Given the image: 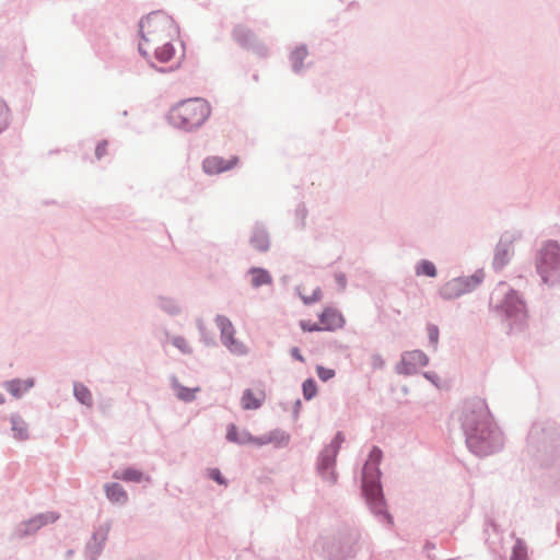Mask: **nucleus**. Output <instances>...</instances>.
<instances>
[{"mask_svg": "<svg viewBox=\"0 0 560 560\" xmlns=\"http://www.w3.org/2000/svg\"><path fill=\"white\" fill-rule=\"evenodd\" d=\"M141 42L139 50L142 55L153 54L168 69L178 68L185 57V46L179 36L175 21L163 12H153L140 23Z\"/></svg>", "mask_w": 560, "mask_h": 560, "instance_id": "1", "label": "nucleus"}, {"mask_svg": "<svg viewBox=\"0 0 560 560\" xmlns=\"http://www.w3.org/2000/svg\"><path fill=\"white\" fill-rule=\"evenodd\" d=\"M459 420L471 451L480 456L489 454L493 448V431L486 401L480 398L465 400Z\"/></svg>", "mask_w": 560, "mask_h": 560, "instance_id": "2", "label": "nucleus"}, {"mask_svg": "<svg viewBox=\"0 0 560 560\" xmlns=\"http://www.w3.org/2000/svg\"><path fill=\"white\" fill-rule=\"evenodd\" d=\"M211 107L203 98H189L176 104L168 114L171 124L177 128L191 130L200 127L210 116Z\"/></svg>", "mask_w": 560, "mask_h": 560, "instance_id": "3", "label": "nucleus"}, {"mask_svg": "<svg viewBox=\"0 0 560 560\" xmlns=\"http://www.w3.org/2000/svg\"><path fill=\"white\" fill-rule=\"evenodd\" d=\"M537 270L544 282L555 283L560 280V247L556 242H547L540 249Z\"/></svg>", "mask_w": 560, "mask_h": 560, "instance_id": "4", "label": "nucleus"}, {"mask_svg": "<svg viewBox=\"0 0 560 560\" xmlns=\"http://www.w3.org/2000/svg\"><path fill=\"white\" fill-rule=\"evenodd\" d=\"M378 465L366 462L363 467L362 488L366 500L375 513L384 512L383 494L380 485Z\"/></svg>", "mask_w": 560, "mask_h": 560, "instance_id": "5", "label": "nucleus"}, {"mask_svg": "<svg viewBox=\"0 0 560 560\" xmlns=\"http://www.w3.org/2000/svg\"><path fill=\"white\" fill-rule=\"evenodd\" d=\"M343 315L334 307H326L318 316V322L301 320L300 326L303 331H332L345 326Z\"/></svg>", "mask_w": 560, "mask_h": 560, "instance_id": "6", "label": "nucleus"}, {"mask_svg": "<svg viewBox=\"0 0 560 560\" xmlns=\"http://www.w3.org/2000/svg\"><path fill=\"white\" fill-rule=\"evenodd\" d=\"M482 271H477L469 277H458L444 283L441 288V295L446 300L457 299L463 294L475 290L483 280Z\"/></svg>", "mask_w": 560, "mask_h": 560, "instance_id": "7", "label": "nucleus"}, {"mask_svg": "<svg viewBox=\"0 0 560 560\" xmlns=\"http://www.w3.org/2000/svg\"><path fill=\"white\" fill-rule=\"evenodd\" d=\"M428 364V357L420 350L405 352L397 370L401 374L410 375Z\"/></svg>", "mask_w": 560, "mask_h": 560, "instance_id": "8", "label": "nucleus"}, {"mask_svg": "<svg viewBox=\"0 0 560 560\" xmlns=\"http://www.w3.org/2000/svg\"><path fill=\"white\" fill-rule=\"evenodd\" d=\"M215 323L221 331L222 342L234 353H244L245 349L242 343L234 339V327L231 320L222 315L217 316Z\"/></svg>", "mask_w": 560, "mask_h": 560, "instance_id": "9", "label": "nucleus"}, {"mask_svg": "<svg viewBox=\"0 0 560 560\" xmlns=\"http://www.w3.org/2000/svg\"><path fill=\"white\" fill-rule=\"evenodd\" d=\"M506 316L515 323H524L526 319V311L523 301L518 298L517 293L510 291L502 305Z\"/></svg>", "mask_w": 560, "mask_h": 560, "instance_id": "10", "label": "nucleus"}, {"mask_svg": "<svg viewBox=\"0 0 560 560\" xmlns=\"http://www.w3.org/2000/svg\"><path fill=\"white\" fill-rule=\"evenodd\" d=\"M238 162L236 156L224 160L220 156H209L202 162V170L209 175L220 174L234 167Z\"/></svg>", "mask_w": 560, "mask_h": 560, "instance_id": "11", "label": "nucleus"}, {"mask_svg": "<svg viewBox=\"0 0 560 560\" xmlns=\"http://www.w3.org/2000/svg\"><path fill=\"white\" fill-rule=\"evenodd\" d=\"M265 399L266 392L262 386L255 389L248 388L245 389L242 395L241 405L245 410H256L262 406Z\"/></svg>", "mask_w": 560, "mask_h": 560, "instance_id": "12", "label": "nucleus"}, {"mask_svg": "<svg viewBox=\"0 0 560 560\" xmlns=\"http://www.w3.org/2000/svg\"><path fill=\"white\" fill-rule=\"evenodd\" d=\"M58 516L55 513H48L43 515H37L27 522H25L22 527L20 528V535H31L36 533L42 526L54 523Z\"/></svg>", "mask_w": 560, "mask_h": 560, "instance_id": "13", "label": "nucleus"}, {"mask_svg": "<svg viewBox=\"0 0 560 560\" xmlns=\"http://www.w3.org/2000/svg\"><path fill=\"white\" fill-rule=\"evenodd\" d=\"M226 439L230 442L237 443V444H258L261 445L265 443L261 439L254 438L249 432L247 431H240L234 424H230L226 432Z\"/></svg>", "mask_w": 560, "mask_h": 560, "instance_id": "14", "label": "nucleus"}, {"mask_svg": "<svg viewBox=\"0 0 560 560\" xmlns=\"http://www.w3.org/2000/svg\"><path fill=\"white\" fill-rule=\"evenodd\" d=\"M513 255L511 241H500L497 246L493 265L495 268H503Z\"/></svg>", "mask_w": 560, "mask_h": 560, "instance_id": "15", "label": "nucleus"}, {"mask_svg": "<svg viewBox=\"0 0 560 560\" xmlns=\"http://www.w3.org/2000/svg\"><path fill=\"white\" fill-rule=\"evenodd\" d=\"M107 498L114 502L124 504L128 500V494L119 483H109L105 486Z\"/></svg>", "mask_w": 560, "mask_h": 560, "instance_id": "16", "label": "nucleus"}, {"mask_svg": "<svg viewBox=\"0 0 560 560\" xmlns=\"http://www.w3.org/2000/svg\"><path fill=\"white\" fill-rule=\"evenodd\" d=\"M34 385L33 380H13L9 381L4 384V387L8 392H10L13 396L20 397L23 393L30 389Z\"/></svg>", "mask_w": 560, "mask_h": 560, "instance_id": "17", "label": "nucleus"}, {"mask_svg": "<svg viewBox=\"0 0 560 560\" xmlns=\"http://www.w3.org/2000/svg\"><path fill=\"white\" fill-rule=\"evenodd\" d=\"M114 478L121 479L125 481H135V482H140L142 480H145V481L150 480V478L148 476H144L142 471H140L136 468H132V467L122 469L120 471H115Z\"/></svg>", "mask_w": 560, "mask_h": 560, "instance_id": "18", "label": "nucleus"}, {"mask_svg": "<svg viewBox=\"0 0 560 560\" xmlns=\"http://www.w3.org/2000/svg\"><path fill=\"white\" fill-rule=\"evenodd\" d=\"M234 38L245 48H250L255 43L254 34L245 26L235 27Z\"/></svg>", "mask_w": 560, "mask_h": 560, "instance_id": "19", "label": "nucleus"}, {"mask_svg": "<svg viewBox=\"0 0 560 560\" xmlns=\"http://www.w3.org/2000/svg\"><path fill=\"white\" fill-rule=\"evenodd\" d=\"M249 273L252 276V284L256 288L271 283V276L265 269L253 268L250 269Z\"/></svg>", "mask_w": 560, "mask_h": 560, "instance_id": "20", "label": "nucleus"}, {"mask_svg": "<svg viewBox=\"0 0 560 560\" xmlns=\"http://www.w3.org/2000/svg\"><path fill=\"white\" fill-rule=\"evenodd\" d=\"M416 273L418 276H428V277H435L436 276V268L433 262L429 260H421L416 266Z\"/></svg>", "mask_w": 560, "mask_h": 560, "instance_id": "21", "label": "nucleus"}, {"mask_svg": "<svg viewBox=\"0 0 560 560\" xmlns=\"http://www.w3.org/2000/svg\"><path fill=\"white\" fill-rule=\"evenodd\" d=\"M12 431L14 432V438L18 440H25L27 438L26 424L19 418L12 419Z\"/></svg>", "mask_w": 560, "mask_h": 560, "instance_id": "22", "label": "nucleus"}, {"mask_svg": "<svg viewBox=\"0 0 560 560\" xmlns=\"http://www.w3.org/2000/svg\"><path fill=\"white\" fill-rule=\"evenodd\" d=\"M74 395L84 405L92 404V395L90 390L82 384L74 385Z\"/></svg>", "mask_w": 560, "mask_h": 560, "instance_id": "23", "label": "nucleus"}, {"mask_svg": "<svg viewBox=\"0 0 560 560\" xmlns=\"http://www.w3.org/2000/svg\"><path fill=\"white\" fill-rule=\"evenodd\" d=\"M252 244L256 249H258L260 252H265L269 247L268 237L264 232L255 233L252 238Z\"/></svg>", "mask_w": 560, "mask_h": 560, "instance_id": "24", "label": "nucleus"}, {"mask_svg": "<svg viewBox=\"0 0 560 560\" xmlns=\"http://www.w3.org/2000/svg\"><path fill=\"white\" fill-rule=\"evenodd\" d=\"M300 295L302 298V300L307 304V303H314V302H317L320 300L322 298V291L319 288H316L313 290V292L311 294H307L306 293V288L305 287H301L300 288Z\"/></svg>", "mask_w": 560, "mask_h": 560, "instance_id": "25", "label": "nucleus"}, {"mask_svg": "<svg viewBox=\"0 0 560 560\" xmlns=\"http://www.w3.org/2000/svg\"><path fill=\"white\" fill-rule=\"evenodd\" d=\"M317 394V386L314 380L308 378L303 383V396L305 399H312Z\"/></svg>", "mask_w": 560, "mask_h": 560, "instance_id": "26", "label": "nucleus"}, {"mask_svg": "<svg viewBox=\"0 0 560 560\" xmlns=\"http://www.w3.org/2000/svg\"><path fill=\"white\" fill-rule=\"evenodd\" d=\"M527 559V548L521 541L517 540L512 552V560H526Z\"/></svg>", "mask_w": 560, "mask_h": 560, "instance_id": "27", "label": "nucleus"}, {"mask_svg": "<svg viewBox=\"0 0 560 560\" xmlns=\"http://www.w3.org/2000/svg\"><path fill=\"white\" fill-rule=\"evenodd\" d=\"M316 372H317L318 377L323 382H327V381L331 380L332 377H335V375H336V372L334 369L325 368L322 365H317Z\"/></svg>", "mask_w": 560, "mask_h": 560, "instance_id": "28", "label": "nucleus"}, {"mask_svg": "<svg viewBox=\"0 0 560 560\" xmlns=\"http://www.w3.org/2000/svg\"><path fill=\"white\" fill-rule=\"evenodd\" d=\"M306 56V50L304 48H296L292 52V61L295 69H299L302 65L303 59Z\"/></svg>", "mask_w": 560, "mask_h": 560, "instance_id": "29", "label": "nucleus"}, {"mask_svg": "<svg viewBox=\"0 0 560 560\" xmlns=\"http://www.w3.org/2000/svg\"><path fill=\"white\" fill-rule=\"evenodd\" d=\"M427 330H428V336H429V340H430L431 345L433 347H436L438 342H439V335H440L439 328L435 325H429Z\"/></svg>", "mask_w": 560, "mask_h": 560, "instance_id": "30", "label": "nucleus"}, {"mask_svg": "<svg viewBox=\"0 0 560 560\" xmlns=\"http://www.w3.org/2000/svg\"><path fill=\"white\" fill-rule=\"evenodd\" d=\"M173 345L178 348L182 352L187 353L190 352V348L188 346V342L183 337H175L173 339Z\"/></svg>", "mask_w": 560, "mask_h": 560, "instance_id": "31", "label": "nucleus"}, {"mask_svg": "<svg viewBox=\"0 0 560 560\" xmlns=\"http://www.w3.org/2000/svg\"><path fill=\"white\" fill-rule=\"evenodd\" d=\"M382 458V451L377 447H373L369 454V458L366 462H373V464L378 465Z\"/></svg>", "mask_w": 560, "mask_h": 560, "instance_id": "32", "label": "nucleus"}, {"mask_svg": "<svg viewBox=\"0 0 560 560\" xmlns=\"http://www.w3.org/2000/svg\"><path fill=\"white\" fill-rule=\"evenodd\" d=\"M178 397L183 400L189 401L195 398V390L189 388H180L178 390Z\"/></svg>", "mask_w": 560, "mask_h": 560, "instance_id": "33", "label": "nucleus"}, {"mask_svg": "<svg viewBox=\"0 0 560 560\" xmlns=\"http://www.w3.org/2000/svg\"><path fill=\"white\" fill-rule=\"evenodd\" d=\"M107 148L108 142L107 141H101L95 149V155L97 159L103 158L105 154H107Z\"/></svg>", "mask_w": 560, "mask_h": 560, "instance_id": "34", "label": "nucleus"}, {"mask_svg": "<svg viewBox=\"0 0 560 560\" xmlns=\"http://www.w3.org/2000/svg\"><path fill=\"white\" fill-rule=\"evenodd\" d=\"M210 478H212L214 481H217L220 485H225V480L223 479L221 471L217 468L211 469L209 471Z\"/></svg>", "mask_w": 560, "mask_h": 560, "instance_id": "35", "label": "nucleus"}, {"mask_svg": "<svg viewBox=\"0 0 560 560\" xmlns=\"http://www.w3.org/2000/svg\"><path fill=\"white\" fill-rule=\"evenodd\" d=\"M335 280L336 282L338 283V287L342 290L346 288L347 285V279H346V276L343 273H336L335 275Z\"/></svg>", "mask_w": 560, "mask_h": 560, "instance_id": "36", "label": "nucleus"}, {"mask_svg": "<svg viewBox=\"0 0 560 560\" xmlns=\"http://www.w3.org/2000/svg\"><path fill=\"white\" fill-rule=\"evenodd\" d=\"M291 354H292V357H293V358H295L296 360H299V361H301V362H303V361H304V358H303V355L301 354V352H300V349H299V348H293V349L291 350Z\"/></svg>", "mask_w": 560, "mask_h": 560, "instance_id": "37", "label": "nucleus"}, {"mask_svg": "<svg viewBox=\"0 0 560 560\" xmlns=\"http://www.w3.org/2000/svg\"><path fill=\"white\" fill-rule=\"evenodd\" d=\"M385 517H386V520H387V522H388L389 524H392V523H393V521H392V516H390V515L386 514V515H385Z\"/></svg>", "mask_w": 560, "mask_h": 560, "instance_id": "38", "label": "nucleus"}, {"mask_svg": "<svg viewBox=\"0 0 560 560\" xmlns=\"http://www.w3.org/2000/svg\"><path fill=\"white\" fill-rule=\"evenodd\" d=\"M198 327H199L200 331H201V332H203V326H202V323H199Z\"/></svg>", "mask_w": 560, "mask_h": 560, "instance_id": "39", "label": "nucleus"}, {"mask_svg": "<svg viewBox=\"0 0 560 560\" xmlns=\"http://www.w3.org/2000/svg\"><path fill=\"white\" fill-rule=\"evenodd\" d=\"M4 402V398L3 396L0 394V404H3Z\"/></svg>", "mask_w": 560, "mask_h": 560, "instance_id": "40", "label": "nucleus"}]
</instances>
